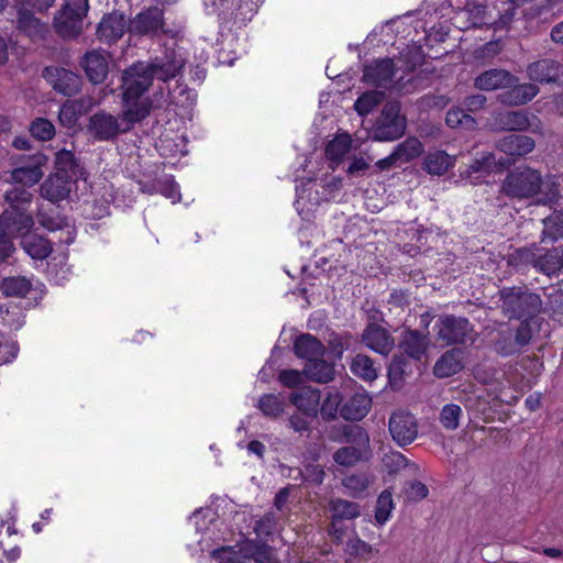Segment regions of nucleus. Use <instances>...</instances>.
Here are the masks:
<instances>
[{
	"label": "nucleus",
	"mask_w": 563,
	"mask_h": 563,
	"mask_svg": "<svg viewBox=\"0 0 563 563\" xmlns=\"http://www.w3.org/2000/svg\"><path fill=\"white\" fill-rule=\"evenodd\" d=\"M73 184L75 183L71 181L69 177L65 178L62 175L53 173L43 181L40 187V192L44 199L52 203H57L69 197Z\"/></svg>",
	"instance_id": "nucleus-23"
},
{
	"label": "nucleus",
	"mask_w": 563,
	"mask_h": 563,
	"mask_svg": "<svg viewBox=\"0 0 563 563\" xmlns=\"http://www.w3.org/2000/svg\"><path fill=\"white\" fill-rule=\"evenodd\" d=\"M32 289V283L25 276L4 277L0 283V291L4 297L24 298Z\"/></svg>",
	"instance_id": "nucleus-39"
},
{
	"label": "nucleus",
	"mask_w": 563,
	"mask_h": 563,
	"mask_svg": "<svg viewBox=\"0 0 563 563\" xmlns=\"http://www.w3.org/2000/svg\"><path fill=\"white\" fill-rule=\"evenodd\" d=\"M37 220L38 223L48 231H57L70 227L67 217L53 210H51L49 212L40 211L37 214Z\"/></svg>",
	"instance_id": "nucleus-52"
},
{
	"label": "nucleus",
	"mask_w": 563,
	"mask_h": 563,
	"mask_svg": "<svg viewBox=\"0 0 563 563\" xmlns=\"http://www.w3.org/2000/svg\"><path fill=\"white\" fill-rule=\"evenodd\" d=\"M344 551L350 556L368 560L374 552V548L355 534L346 541Z\"/></svg>",
	"instance_id": "nucleus-56"
},
{
	"label": "nucleus",
	"mask_w": 563,
	"mask_h": 563,
	"mask_svg": "<svg viewBox=\"0 0 563 563\" xmlns=\"http://www.w3.org/2000/svg\"><path fill=\"white\" fill-rule=\"evenodd\" d=\"M166 84L167 82L159 84L151 96L144 98L151 106L152 111L164 109L169 104H177L175 100L177 89H179V95H187L186 99H190L191 91L187 86L178 84L174 90H170Z\"/></svg>",
	"instance_id": "nucleus-30"
},
{
	"label": "nucleus",
	"mask_w": 563,
	"mask_h": 563,
	"mask_svg": "<svg viewBox=\"0 0 563 563\" xmlns=\"http://www.w3.org/2000/svg\"><path fill=\"white\" fill-rule=\"evenodd\" d=\"M343 396L340 391L329 393L319 405V412L324 421H332L338 418L342 407Z\"/></svg>",
	"instance_id": "nucleus-50"
},
{
	"label": "nucleus",
	"mask_w": 563,
	"mask_h": 563,
	"mask_svg": "<svg viewBox=\"0 0 563 563\" xmlns=\"http://www.w3.org/2000/svg\"><path fill=\"white\" fill-rule=\"evenodd\" d=\"M31 135L38 141H49L55 136V126L46 118L34 119L29 126Z\"/></svg>",
	"instance_id": "nucleus-53"
},
{
	"label": "nucleus",
	"mask_w": 563,
	"mask_h": 563,
	"mask_svg": "<svg viewBox=\"0 0 563 563\" xmlns=\"http://www.w3.org/2000/svg\"><path fill=\"white\" fill-rule=\"evenodd\" d=\"M321 394L318 389L302 388L289 396L290 402L296 406L299 412L314 419L319 413Z\"/></svg>",
	"instance_id": "nucleus-27"
},
{
	"label": "nucleus",
	"mask_w": 563,
	"mask_h": 563,
	"mask_svg": "<svg viewBox=\"0 0 563 563\" xmlns=\"http://www.w3.org/2000/svg\"><path fill=\"white\" fill-rule=\"evenodd\" d=\"M543 230L541 242H556L563 240V211L554 210L550 216L542 220Z\"/></svg>",
	"instance_id": "nucleus-40"
},
{
	"label": "nucleus",
	"mask_w": 563,
	"mask_h": 563,
	"mask_svg": "<svg viewBox=\"0 0 563 563\" xmlns=\"http://www.w3.org/2000/svg\"><path fill=\"white\" fill-rule=\"evenodd\" d=\"M351 137L349 134H340L330 141L325 146V156L331 162L339 163L351 150Z\"/></svg>",
	"instance_id": "nucleus-46"
},
{
	"label": "nucleus",
	"mask_w": 563,
	"mask_h": 563,
	"mask_svg": "<svg viewBox=\"0 0 563 563\" xmlns=\"http://www.w3.org/2000/svg\"><path fill=\"white\" fill-rule=\"evenodd\" d=\"M382 464L388 475H396L406 467H413L417 470V465L415 463H410L406 456L398 451L385 453L382 459Z\"/></svg>",
	"instance_id": "nucleus-49"
},
{
	"label": "nucleus",
	"mask_w": 563,
	"mask_h": 563,
	"mask_svg": "<svg viewBox=\"0 0 563 563\" xmlns=\"http://www.w3.org/2000/svg\"><path fill=\"white\" fill-rule=\"evenodd\" d=\"M538 272L548 277H559L563 275V247L552 246L550 249L541 247Z\"/></svg>",
	"instance_id": "nucleus-29"
},
{
	"label": "nucleus",
	"mask_w": 563,
	"mask_h": 563,
	"mask_svg": "<svg viewBox=\"0 0 563 563\" xmlns=\"http://www.w3.org/2000/svg\"><path fill=\"white\" fill-rule=\"evenodd\" d=\"M534 147V139L526 134L510 133L496 141V148L512 157H525Z\"/></svg>",
	"instance_id": "nucleus-20"
},
{
	"label": "nucleus",
	"mask_w": 563,
	"mask_h": 563,
	"mask_svg": "<svg viewBox=\"0 0 563 563\" xmlns=\"http://www.w3.org/2000/svg\"><path fill=\"white\" fill-rule=\"evenodd\" d=\"M556 180L544 181L541 170L529 165L510 169L500 184V192L514 200H532L540 206L556 205L561 198Z\"/></svg>",
	"instance_id": "nucleus-2"
},
{
	"label": "nucleus",
	"mask_w": 563,
	"mask_h": 563,
	"mask_svg": "<svg viewBox=\"0 0 563 563\" xmlns=\"http://www.w3.org/2000/svg\"><path fill=\"white\" fill-rule=\"evenodd\" d=\"M35 13L31 8L16 3L15 30L34 43L45 40L49 32L48 24L35 16Z\"/></svg>",
	"instance_id": "nucleus-8"
},
{
	"label": "nucleus",
	"mask_w": 563,
	"mask_h": 563,
	"mask_svg": "<svg viewBox=\"0 0 563 563\" xmlns=\"http://www.w3.org/2000/svg\"><path fill=\"white\" fill-rule=\"evenodd\" d=\"M185 67V58L174 48L165 49L162 56L152 60H137L126 67L121 75L122 93L128 97H143L154 79L168 82L178 77Z\"/></svg>",
	"instance_id": "nucleus-1"
},
{
	"label": "nucleus",
	"mask_w": 563,
	"mask_h": 563,
	"mask_svg": "<svg viewBox=\"0 0 563 563\" xmlns=\"http://www.w3.org/2000/svg\"><path fill=\"white\" fill-rule=\"evenodd\" d=\"M501 122L510 131H525L530 126L529 115L523 110L504 113Z\"/></svg>",
	"instance_id": "nucleus-54"
},
{
	"label": "nucleus",
	"mask_w": 563,
	"mask_h": 563,
	"mask_svg": "<svg viewBox=\"0 0 563 563\" xmlns=\"http://www.w3.org/2000/svg\"><path fill=\"white\" fill-rule=\"evenodd\" d=\"M5 209L29 210L32 202V194L24 187H13L4 194Z\"/></svg>",
	"instance_id": "nucleus-44"
},
{
	"label": "nucleus",
	"mask_w": 563,
	"mask_h": 563,
	"mask_svg": "<svg viewBox=\"0 0 563 563\" xmlns=\"http://www.w3.org/2000/svg\"><path fill=\"white\" fill-rule=\"evenodd\" d=\"M530 80L539 84L563 85V64L552 58H542L527 66Z\"/></svg>",
	"instance_id": "nucleus-12"
},
{
	"label": "nucleus",
	"mask_w": 563,
	"mask_h": 563,
	"mask_svg": "<svg viewBox=\"0 0 563 563\" xmlns=\"http://www.w3.org/2000/svg\"><path fill=\"white\" fill-rule=\"evenodd\" d=\"M393 440L400 446L412 443L418 435V422L415 416L407 411L394 412L388 422Z\"/></svg>",
	"instance_id": "nucleus-11"
},
{
	"label": "nucleus",
	"mask_w": 563,
	"mask_h": 563,
	"mask_svg": "<svg viewBox=\"0 0 563 563\" xmlns=\"http://www.w3.org/2000/svg\"><path fill=\"white\" fill-rule=\"evenodd\" d=\"M302 373L305 376L316 383L327 384L334 378V365L327 362L323 357L316 358L306 363Z\"/></svg>",
	"instance_id": "nucleus-33"
},
{
	"label": "nucleus",
	"mask_w": 563,
	"mask_h": 563,
	"mask_svg": "<svg viewBox=\"0 0 563 563\" xmlns=\"http://www.w3.org/2000/svg\"><path fill=\"white\" fill-rule=\"evenodd\" d=\"M285 402L279 395L265 394L258 399L257 408L271 419H276L284 412Z\"/></svg>",
	"instance_id": "nucleus-48"
},
{
	"label": "nucleus",
	"mask_w": 563,
	"mask_h": 563,
	"mask_svg": "<svg viewBox=\"0 0 563 563\" xmlns=\"http://www.w3.org/2000/svg\"><path fill=\"white\" fill-rule=\"evenodd\" d=\"M455 164V156L445 151L430 152L423 159V169L430 175H444Z\"/></svg>",
	"instance_id": "nucleus-36"
},
{
	"label": "nucleus",
	"mask_w": 563,
	"mask_h": 563,
	"mask_svg": "<svg viewBox=\"0 0 563 563\" xmlns=\"http://www.w3.org/2000/svg\"><path fill=\"white\" fill-rule=\"evenodd\" d=\"M520 321V324L516 329L514 333V338L516 339V342L522 349L523 346L528 345L532 339L533 334V325H538L540 322V319H517Z\"/></svg>",
	"instance_id": "nucleus-59"
},
{
	"label": "nucleus",
	"mask_w": 563,
	"mask_h": 563,
	"mask_svg": "<svg viewBox=\"0 0 563 563\" xmlns=\"http://www.w3.org/2000/svg\"><path fill=\"white\" fill-rule=\"evenodd\" d=\"M164 25V13L158 7H150L129 20L128 32L135 36L158 35Z\"/></svg>",
	"instance_id": "nucleus-9"
},
{
	"label": "nucleus",
	"mask_w": 563,
	"mask_h": 563,
	"mask_svg": "<svg viewBox=\"0 0 563 563\" xmlns=\"http://www.w3.org/2000/svg\"><path fill=\"white\" fill-rule=\"evenodd\" d=\"M343 435L349 445L363 449L372 453L369 445V435L363 427L358 424L346 426L343 429Z\"/></svg>",
	"instance_id": "nucleus-47"
},
{
	"label": "nucleus",
	"mask_w": 563,
	"mask_h": 563,
	"mask_svg": "<svg viewBox=\"0 0 563 563\" xmlns=\"http://www.w3.org/2000/svg\"><path fill=\"white\" fill-rule=\"evenodd\" d=\"M430 344L428 333H422L419 330L405 329L401 333L399 341V349L402 351L401 354L415 361H421L427 354Z\"/></svg>",
	"instance_id": "nucleus-18"
},
{
	"label": "nucleus",
	"mask_w": 563,
	"mask_h": 563,
	"mask_svg": "<svg viewBox=\"0 0 563 563\" xmlns=\"http://www.w3.org/2000/svg\"><path fill=\"white\" fill-rule=\"evenodd\" d=\"M500 310L504 317L512 319H541L547 312L541 295L527 285L503 287L498 290Z\"/></svg>",
	"instance_id": "nucleus-3"
},
{
	"label": "nucleus",
	"mask_w": 563,
	"mask_h": 563,
	"mask_svg": "<svg viewBox=\"0 0 563 563\" xmlns=\"http://www.w3.org/2000/svg\"><path fill=\"white\" fill-rule=\"evenodd\" d=\"M408 120L401 112L400 101L388 100L367 129V136L375 142H394L405 135Z\"/></svg>",
	"instance_id": "nucleus-4"
},
{
	"label": "nucleus",
	"mask_w": 563,
	"mask_h": 563,
	"mask_svg": "<svg viewBox=\"0 0 563 563\" xmlns=\"http://www.w3.org/2000/svg\"><path fill=\"white\" fill-rule=\"evenodd\" d=\"M541 247L538 244L533 243L531 246L518 247L512 253L508 255V265L512 266L517 269L532 266L537 271L539 269V260Z\"/></svg>",
	"instance_id": "nucleus-34"
},
{
	"label": "nucleus",
	"mask_w": 563,
	"mask_h": 563,
	"mask_svg": "<svg viewBox=\"0 0 563 563\" xmlns=\"http://www.w3.org/2000/svg\"><path fill=\"white\" fill-rule=\"evenodd\" d=\"M434 330L437 331L438 340L446 345L474 342V325L465 317L441 314L435 322Z\"/></svg>",
	"instance_id": "nucleus-5"
},
{
	"label": "nucleus",
	"mask_w": 563,
	"mask_h": 563,
	"mask_svg": "<svg viewBox=\"0 0 563 563\" xmlns=\"http://www.w3.org/2000/svg\"><path fill=\"white\" fill-rule=\"evenodd\" d=\"M258 10V1L255 0H236L232 7V12L229 20H234L236 23L245 25L252 21Z\"/></svg>",
	"instance_id": "nucleus-43"
},
{
	"label": "nucleus",
	"mask_w": 563,
	"mask_h": 563,
	"mask_svg": "<svg viewBox=\"0 0 563 563\" xmlns=\"http://www.w3.org/2000/svg\"><path fill=\"white\" fill-rule=\"evenodd\" d=\"M80 66L84 68L89 81L95 85L103 82L108 76V60L96 51L86 53L80 60Z\"/></svg>",
	"instance_id": "nucleus-28"
},
{
	"label": "nucleus",
	"mask_w": 563,
	"mask_h": 563,
	"mask_svg": "<svg viewBox=\"0 0 563 563\" xmlns=\"http://www.w3.org/2000/svg\"><path fill=\"white\" fill-rule=\"evenodd\" d=\"M54 169V173L62 175L65 178L69 177L74 183L78 179L86 180L88 176V173L80 159L76 157L74 152L66 148L56 152Z\"/></svg>",
	"instance_id": "nucleus-17"
},
{
	"label": "nucleus",
	"mask_w": 563,
	"mask_h": 563,
	"mask_svg": "<svg viewBox=\"0 0 563 563\" xmlns=\"http://www.w3.org/2000/svg\"><path fill=\"white\" fill-rule=\"evenodd\" d=\"M540 89L533 82L514 84L506 87V89L498 95V100L506 106H522L531 101Z\"/></svg>",
	"instance_id": "nucleus-22"
},
{
	"label": "nucleus",
	"mask_w": 563,
	"mask_h": 563,
	"mask_svg": "<svg viewBox=\"0 0 563 563\" xmlns=\"http://www.w3.org/2000/svg\"><path fill=\"white\" fill-rule=\"evenodd\" d=\"M128 27L129 22L125 15L114 10L103 15L97 27V36L101 42L111 44L120 40Z\"/></svg>",
	"instance_id": "nucleus-15"
},
{
	"label": "nucleus",
	"mask_w": 563,
	"mask_h": 563,
	"mask_svg": "<svg viewBox=\"0 0 563 563\" xmlns=\"http://www.w3.org/2000/svg\"><path fill=\"white\" fill-rule=\"evenodd\" d=\"M385 92L379 90H369L363 92L354 103V110L358 115L365 117L383 102Z\"/></svg>",
	"instance_id": "nucleus-45"
},
{
	"label": "nucleus",
	"mask_w": 563,
	"mask_h": 563,
	"mask_svg": "<svg viewBox=\"0 0 563 563\" xmlns=\"http://www.w3.org/2000/svg\"><path fill=\"white\" fill-rule=\"evenodd\" d=\"M325 472L319 464L308 463L301 470V483L320 485L322 484Z\"/></svg>",
	"instance_id": "nucleus-64"
},
{
	"label": "nucleus",
	"mask_w": 563,
	"mask_h": 563,
	"mask_svg": "<svg viewBox=\"0 0 563 563\" xmlns=\"http://www.w3.org/2000/svg\"><path fill=\"white\" fill-rule=\"evenodd\" d=\"M292 350L295 355L306 360V363L323 357L325 354V346L318 338L310 333L299 334L294 341Z\"/></svg>",
	"instance_id": "nucleus-26"
},
{
	"label": "nucleus",
	"mask_w": 563,
	"mask_h": 563,
	"mask_svg": "<svg viewBox=\"0 0 563 563\" xmlns=\"http://www.w3.org/2000/svg\"><path fill=\"white\" fill-rule=\"evenodd\" d=\"M329 509L332 514L333 521L351 520L361 515V506L357 503L342 498L331 499L329 503Z\"/></svg>",
	"instance_id": "nucleus-41"
},
{
	"label": "nucleus",
	"mask_w": 563,
	"mask_h": 563,
	"mask_svg": "<svg viewBox=\"0 0 563 563\" xmlns=\"http://www.w3.org/2000/svg\"><path fill=\"white\" fill-rule=\"evenodd\" d=\"M361 342L369 350L388 355L395 345V339L389 331L375 322H368L361 334Z\"/></svg>",
	"instance_id": "nucleus-14"
},
{
	"label": "nucleus",
	"mask_w": 563,
	"mask_h": 563,
	"mask_svg": "<svg viewBox=\"0 0 563 563\" xmlns=\"http://www.w3.org/2000/svg\"><path fill=\"white\" fill-rule=\"evenodd\" d=\"M1 227L8 231L12 238H23L32 231L34 219L29 210L4 209L0 216Z\"/></svg>",
	"instance_id": "nucleus-16"
},
{
	"label": "nucleus",
	"mask_w": 563,
	"mask_h": 563,
	"mask_svg": "<svg viewBox=\"0 0 563 563\" xmlns=\"http://www.w3.org/2000/svg\"><path fill=\"white\" fill-rule=\"evenodd\" d=\"M42 77L52 89L64 97H73L81 91V76L63 66L49 65L43 68Z\"/></svg>",
	"instance_id": "nucleus-6"
},
{
	"label": "nucleus",
	"mask_w": 563,
	"mask_h": 563,
	"mask_svg": "<svg viewBox=\"0 0 563 563\" xmlns=\"http://www.w3.org/2000/svg\"><path fill=\"white\" fill-rule=\"evenodd\" d=\"M84 16L86 13L60 8L53 21L55 32L63 38H76L81 33Z\"/></svg>",
	"instance_id": "nucleus-19"
},
{
	"label": "nucleus",
	"mask_w": 563,
	"mask_h": 563,
	"mask_svg": "<svg viewBox=\"0 0 563 563\" xmlns=\"http://www.w3.org/2000/svg\"><path fill=\"white\" fill-rule=\"evenodd\" d=\"M353 339V335L350 332H345L343 334L332 333L329 338L328 344L336 358H341L344 350L350 347V343Z\"/></svg>",
	"instance_id": "nucleus-63"
},
{
	"label": "nucleus",
	"mask_w": 563,
	"mask_h": 563,
	"mask_svg": "<svg viewBox=\"0 0 563 563\" xmlns=\"http://www.w3.org/2000/svg\"><path fill=\"white\" fill-rule=\"evenodd\" d=\"M395 65L393 59L384 58L365 65L363 70V81L376 88L388 89L395 81Z\"/></svg>",
	"instance_id": "nucleus-13"
},
{
	"label": "nucleus",
	"mask_w": 563,
	"mask_h": 563,
	"mask_svg": "<svg viewBox=\"0 0 563 563\" xmlns=\"http://www.w3.org/2000/svg\"><path fill=\"white\" fill-rule=\"evenodd\" d=\"M410 372V362L404 354L393 356L388 366V384L394 391H399L405 384V376Z\"/></svg>",
	"instance_id": "nucleus-35"
},
{
	"label": "nucleus",
	"mask_w": 563,
	"mask_h": 563,
	"mask_svg": "<svg viewBox=\"0 0 563 563\" xmlns=\"http://www.w3.org/2000/svg\"><path fill=\"white\" fill-rule=\"evenodd\" d=\"M372 453L352 445L343 446L333 454L335 463L342 466H354L358 462L367 461Z\"/></svg>",
	"instance_id": "nucleus-42"
},
{
	"label": "nucleus",
	"mask_w": 563,
	"mask_h": 563,
	"mask_svg": "<svg viewBox=\"0 0 563 563\" xmlns=\"http://www.w3.org/2000/svg\"><path fill=\"white\" fill-rule=\"evenodd\" d=\"M464 368V351L453 347L445 351L433 366V375L438 378H448Z\"/></svg>",
	"instance_id": "nucleus-24"
},
{
	"label": "nucleus",
	"mask_w": 563,
	"mask_h": 563,
	"mask_svg": "<svg viewBox=\"0 0 563 563\" xmlns=\"http://www.w3.org/2000/svg\"><path fill=\"white\" fill-rule=\"evenodd\" d=\"M58 120L67 129H73L78 122V111L75 101H66L59 109Z\"/></svg>",
	"instance_id": "nucleus-62"
},
{
	"label": "nucleus",
	"mask_w": 563,
	"mask_h": 563,
	"mask_svg": "<svg viewBox=\"0 0 563 563\" xmlns=\"http://www.w3.org/2000/svg\"><path fill=\"white\" fill-rule=\"evenodd\" d=\"M495 164V156L493 153H485L479 158H475L466 167L464 172H461L462 177H471L472 174L484 173L489 174L492 167Z\"/></svg>",
	"instance_id": "nucleus-58"
},
{
	"label": "nucleus",
	"mask_w": 563,
	"mask_h": 563,
	"mask_svg": "<svg viewBox=\"0 0 563 563\" xmlns=\"http://www.w3.org/2000/svg\"><path fill=\"white\" fill-rule=\"evenodd\" d=\"M351 373L364 382H374L378 376L379 367L366 354H356L350 363Z\"/></svg>",
	"instance_id": "nucleus-37"
},
{
	"label": "nucleus",
	"mask_w": 563,
	"mask_h": 563,
	"mask_svg": "<svg viewBox=\"0 0 563 563\" xmlns=\"http://www.w3.org/2000/svg\"><path fill=\"white\" fill-rule=\"evenodd\" d=\"M235 0H203L207 13L217 14L224 21L229 20Z\"/></svg>",
	"instance_id": "nucleus-60"
},
{
	"label": "nucleus",
	"mask_w": 563,
	"mask_h": 563,
	"mask_svg": "<svg viewBox=\"0 0 563 563\" xmlns=\"http://www.w3.org/2000/svg\"><path fill=\"white\" fill-rule=\"evenodd\" d=\"M445 123L453 129L459 126L474 128L476 121L461 109H451L446 113Z\"/></svg>",
	"instance_id": "nucleus-61"
},
{
	"label": "nucleus",
	"mask_w": 563,
	"mask_h": 563,
	"mask_svg": "<svg viewBox=\"0 0 563 563\" xmlns=\"http://www.w3.org/2000/svg\"><path fill=\"white\" fill-rule=\"evenodd\" d=\"M394 508L393 495L388 490H383L377 498L375 508V520L378 525H384Z\"/></svg>",
	"instance_id": "nucleus-57"
},
{
	"label": "nucleus",
	"mask_w": 563,
	"mask_h": 563,
	"mask_svg": "<svg viewBox=\"0 0 563 563\" xmlns=\"http://www.w3.org/2000/svg\"><path fill=\"white\" fill-rule=\"evenodd\" d=\"M494 350L501 356H510L520 352V346L514 338L512 331L500 332L494 342Z\"/></svg>",
	"instance_id": "nucleus-51"
},
{
	"label": "nucleus",
	"mask_w": 563,
	"mask_h": 563,
	"mask_svg": "<svg viewBox=\"0 0 563 563\" xmlns=\"http://www.w3.org/2000/svg\"><path fill=\"white\" fill-rule=\"evenodd\" d=\"M400 165L410 163L424 152L422 142L416 136H409L397 144L393 151Z\"/></svg>",
	"instance_id": "nucleus-38"
},
{
	"label": "nucleus",
	"mask_w": 563,
	"mask_h": 563,
	"mask_svg": "<svg viewBox=\"0 0 563 563\" xmlns=\"http://www.w3.org/2000/svg\"><path fill=\"white\" fill-rule=\"evenodd\" d=\"M372 402V397L366 391L343 397L340 416L346 421H360L369 412Z\"/></svg>",
	"instance_id": "nucleus-21"
},
{
	"label": "nucleus",
	"mask_w": 563,
	"mask_h": 563,
	"mask_svg": "<svg viewBox=\"0 0 563 563\" xmlns=\"http://www.w3.org/2000/svg\"><path fill=\"white\" fill-rule=\"evenodd\" d=\"M462 408L456 404H448L441 409L439 421L446 430H456L460 426Z\"/></svg>",
	"instance_id": "nucleus-55"
},
{
	"label": "nucleus",
	"mask_w": 563,
	"mask_h": 563,
	"mask_svg": "<svg viewBox=\"0 0 563 563\" xmlns=\"http://www.w3.org/2000/svg\"><path fill=\"white\" fill-rule=\"evenodd\" d=\"M88 134L98 142H113L119 135L126 134L120 117H115L106 110H99L89 117L86 125Z\"/></svg>",
	"instance_id": "nucleus-7"
},
{
	"label": "nucleus",
	"mask_w": 563,
	"mask_h": 563,
	"mask_svg": "<svg viewBox=\"0 0 563 563\" xmlns=\"http://www.w3.org/2000/svg\"><path fill=\"white\" fill-rule=\"evenodd\" d=\"M20 245L33 260L43 261L53 252V243L43 235L32 231L20 239Z\"/></svg>",
	"instance_id": "nucleus-31"
},
{
	"label": "nucleus",
	"mask_w": 563,
	"mask_h": 563,
	"mask_svg": "<svg viewBox=\"0 0 563 563\" xmlns=\"http://www.w3.org/2000/svg\"><path fill=\"white\" fill-rule=\"evenodd\" d=\"M43 158L37 157L33 159L31 166H16L10 172V178L13 183L20 184L23 187H32L37 184L43 177Z\"/></svg>",
	"instance_id": "nucleus-32"
},
{
	"label": "nucleus",
	"mask_w": 563,
	"mask_h": 563,
	"mask_svg": "<svg viewBox=\"0 0 563 563\" xmlns=\"http://www.w3.org/2000/svg\"><path fill=\"white\" fill-rule=\"evenodd\" d=\"M518 81V77L506 69L492 68L483 71L475 78V87L479 90L506 89L507 86Z\"/></svg>",
	"instance_id": "nucleus-25"
},
{
	"label": "nucleus",
	"mask_w": 563,
	"mask_h": 563,
	"mask_svg": "<svg viewBox=\"0 0 563 563\" xmlns=\"http://www.w3.org/2000/svg\"><path fill=\"white\" fill-rule=\"evenodd\" d=\"M121 112L119 113L120 121L123 126V132H131L136 124H141L153 112L151 106L142 97H128L121 95Z\"/></svg>",
	"instance_id": "nucleus-10"
}]
</instances>
